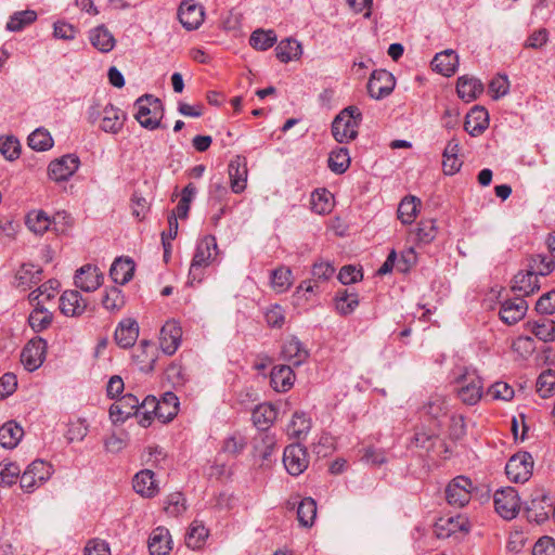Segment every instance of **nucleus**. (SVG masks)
<instances>
[{"label": "nucleus", "instance_id": "26", "mask_svg": "<svg viewBox=\"0 0 555 555\" xmlns=\"http://www.w3.org/2000/svg\"><path fill=\"white\" fill-rule=\"evenodd\" d=\"M295 380V374L289 365H276L270 374L272 388L279 392H285L292 388Z\"/></svg>", "mask_w": 555, "mask_h": 555}, {"label": "nucleus", "instance_id": "50", "mask_svg": "<svg viewBox=\"0 0 555 555\" xmlns=\"http://www.w3.org/2000/svg\"><path fill=\"white\" fill-rule=\"evenodd\" d=\"M60 286V283L56 280H49L44 284L40 285L37 289L33 291L28 298L30 302H42L44 305L46 301L54 298L55 293Z\"/></svg>", "mask_w": 555, "mask_h": 555}, {"label": "nucleus", "instance_id": "12", "mask_svg": "<svg viewBox=\"0 0 555 555\" xmlns=\"http://www.w3.org/2000/svg\"><path fill=\"white\" fill-rule=\"evenodd\" d=\"M205 12L203 7L193 0L183 1L178 10V18L186 30L197 29L204 22Z\"/></svg>", "mask_w": 555, "mask_h": 555}, {"label": "nucleus", "instance_id": "7", "mask_svg": "<svg viewBox=\"0 0 555 555\" xmlns=\"http://www.w3.org/2000/svg\"><path fill=\"white\" fill-rule=\"evenodd\" d=\"M473 482L465 476L453 478L446 488V500L453 507H464L470 501Z\"/></svg>", "mask_w": 555, "mask_h": 555}, {"label": "nucleus", "instance_id": "56", "mask_svg": "<svg viewBox=\"0 0 555 555\" xmlns=\"http://www.w3.org/2000/svg\"><path fill=\"white\" fill-rule=\"evenodd\" d=\"M514 389L512 386H509L505 382H495L492 384L487 392L486 396L490 397L493 400H504L509 401L514 398Z\"/></svg>", "mask_w": 555, "mask_h": 555}, {"label": "nucleus", "instance_id": "31", "mask_svg": "<svg viewBox=\"0 0 555 555\" xmlns=\"http://www.w3.org/2000/svg\"><path fill=\"white\" fill-rule=\"evenodd\" d=\"M456 91L459 96L465 102H472L477 99V96L482 93L483 85L482 82L474 77L462 76L459 77L456 83Z\"/></svg>", "mask_w": 555, "mask_h": 555}, {"label": "nucleus", "instance_id": "64", "mask_svg": "<svg viewBox=\"0 0 555 555\" xmlns=\"http://www.w3.org/2000/svg\"><path fill=\"white\" fill-rule=\"evenodd\" d=\"M533 555H555V540L551 537L540 538L532 550Z\"/></svg>", "mask_w": 555, "mask_h": 555}, {"label": "nucleus", "instance_id": "48", "mask_svg": "<svg viewBox=\"0 0 555 555\" xmlns=\"http://www.w3.org/2000/svg\"><path fill=\"white\" fill-rule=\"evenodd\" d=\"M28 146L39 152L48 151L53 146V139L48 130L38 128L29 134Z\"/></svg>", "mask_w": 555, "mask_h": 555}, {"label": "nucleus", "instance_id": "51", "mask_svg": "<svg viewBox=\"0 0 555 555\" xmlns=\"http://www.w3.org/2000/svg\"><path fill=\"white\" fill-rule=\"evenodd\" d=\"M276 40L278 38L273 30L257 29L251 34L249 43L256 50L264 51L271 48Z\"/></svg>", "mask_w": 555, "mask_h": 555}, {"label": "nucleus", "instance_id": "63", "mask_svg": "<svg viewBox=\"0 0 555 555\" xmlns=\"http://www.w3.org/2000/svg\"><path fill=\"white\" fill-rule=\"evenodd\" d=\"M437 235V227L434 220L421 221L416 229V236L422 243H430Z\"/></svg>", "mask_w": 555, "mask_h": 555}, {"label": "nucleus", "instance_id": "23", "mask_svg": "<svg viewBox=\"0 0 555 555\" xmlns=\"http://www.w3.org/2000/svg\"><path fill=\"white\" fill-rule=\"evenodd\" d=\"M217 247L218 246L215 236H205L198 242L191 262L208 267L216 258Z\"/></svg>", "mask_w": 555, "mask_h": 555}, {"label": "nucleus", "instance_id": "10", "mask_svg": "<svg viewBox=\"0 0 555 555\" xmlns=\"http://www.w3.org/2000/svg\"><path fill=\"white\" fill-rule=\"evenodd\" d=\"M47 343L42 338L31 339L23 348L21 353V362L25 370L34 372L39 369L46 358Z\"/></svg>", "mask_w": 555, "mask_h": 555}, {"label": "nucleus", "instance_id": "30", "mask_svg": "<svg viewBox=\"0 0 555 555\" xmlns=\"http://www.w3.org/2000/svg\"><path fill=\"white\" fill-rule=\"evenodd\" d=\"M134 268L135 266L131 258L119 257L113 262L109 275L115 283L124 285L132 279Z\"/></svg>", "mask_w": 555, "mask_h": 555}, {"label": "nucleus", "instance_id": "43", "mask_svg": "<svg viewBox=\"0 0 555 555\" xmlns=\"http://www.w3.org/2000/svg\"><path fill=\"white\" fill-rule=\"evenodd\" d=\"M37 20V13L33 10H25L15 12L10 16L7 23V30L21 31L26 26L33 24Z\"/></svg>", "mask_w": 555, "mask_h": 555}, {"label": "nucleus", "instance_id": "14", "mask_svg": "<svg viewBox=\"0 0 555 555\" xmlns=\"http://www.w3.org/2000/svg\"><path fill=\"white\" fill-rule=\"evenodd\" d=\"M139 399L127 393L113 403L109 408V417L113 423H124L127 418L138 413Z\"/></svg>", "mask_w": 555, "mask_h": 555}, {"label": "nucleus", "instance_id": "2", "mask_svg": "<svg viewBox=\"0 0 555 555\" xmlns=\"http://www.w3.org/2000/svg\"><path fill=\"white\" fill-rule=\"evenodd\" d=\"M362 113L357 106L344 108L332 124V132L339 143L349 142L357 138Z\"/></svg>", "mask_w": 555, "mask_h": 555}, {"label": "nucleus", "instance_id": "55", "mask_svg": "<svg viewBox=\"0 0 555 555\" xmlns=\"http://www.w3.org/2000/svg\"><path fill=\"white\" fill-rule=\"evenodd\" d=\"M555 389V372L552 370L543 371L537 379V392L542 398L551 396Z\"/></svg>", "mask_w": 555, "mask_h": 555}, {"label": "nucleus", "instance_id": "27", "mask_svg": "<svg viewBox=\"0 0 555 555\" xmlns=\"http://www.w3.org/2000/svg\"><path fill=\"white\" fill-rule=\"evenodd\" d=\"M89 40L102 53L111 52L116 44L113 34L104 25L92 28L89 33Z\"/></svg>", "mask_w": 555, "mask_h": 555}, {"label": "nucleus", "instance_id": "40", "mask_svg": "<svg viewBox=\"0 0 555 555\" xmlns=\"http://www.w3.org/2000/svg\"><path fill=\"white\" fill-rule=\"evenodd\" d=\"M421 205L420 198L415 196L404 197L398 207V218L403 224H411L418 211Z\"/></svg>", "mask_w": 555, "mask_h": 555}, {"label": "nucleus", "instance_id": "36", "mask_svg": "<svg viewBox=\"0 0 555 555\" xmlns=\"http://www.w3.org/2000/svg\"><path fill=\"white\" fill-rule=\"evenodd\" d=\"M278 416L276 409L269 403L259 404L253 411V423L259 430L268 429Z\"/></svg>", "mask_w": 555, "mask_h": 555}, {"label": "nucleus", "instance_id": "28", "mask_svg": "<svg viewBox=\"0 0 555 555\" xmlns=\"http://www.w3.org/2000/svg\"><path fill=\"white\" fill-rule=\"evenodd\" d=\"M539 288V280L529 269L526 272L520 271L514 276L512 289L522 297L533 294Z\"/></svg>", "mask_w": 555, "mask_h": 555}, {"label": "nucleus", "instance_id": "39", "mask_svg": "<svg viewBox=\"0 0 555 555\" xmlns=\"http://www.w3.org/2000/svg\"><path fill=\"white\" fill-rule=\"evenodd\" d=\"M311 429V420L305 412H295L289 424L287 434L292 438L304 439Z\"/></svg>", "mask_w": 555, "mask_h": 555}, {"label": "nucleus", "instance_id": "22", "mask_svg": "<svg viewBox=\"0 0 555 555\" xmlns=\"http://www.w3.org/2000/svg\"><path fill=\"white\" fill-rule=\"evenodd\" d=\"M439 444V448L442 449V451L437 452L439 455L442 453L444 454L443 457L446 459L449 453V449L447 444L439 439V436L434 433H428L425 429H418L415 431L412 440L411 446L422 449L426 452L435 451L436 444Z\"/></svg>", "mask_w": 555, "mask_h": 555}, {"label": "nucleus", "instance_id": "58", "mask_svg": "<svg viewBox=\"0 0 555 555\" xmlns=\"http://www.w3.org/2000/svg\"><path fill=\"white\" fill-rule=\"evenodd\" d=\"M446 525L447 527L440 522H434L433 530L438 539L449 538L456 528L464 532L470 530V522H446Z\"/></svg>", "mask_w": 555, "mask_h": 555}, {"label": "nucleus", "instance_id": "15", "mask_svg": "<svg viewBox=\"0 0 555 555\" xmlns=\"http://www.w3.org/2000/svg\"><path fill=\"white\" fill-rule=\"evenodd\" d=\"M103 281V274L98 267L86 264L77 270L75 274V285L83 292L96 291Z\"/></svg>", "mask_w": 555, "mask_h": 555}, {"label": "nucleus", "instance_id": "52", "mask_svg": "<svg viewBox=\"0 0 555 555\" xmlns=\"http://www.w3.org/2000/svg\"><path fill=\"white\" fill-rule=\"evenodd\" d=\"M209 530L205 528L203 522L192 526L185 534V544L192 550L201 548L205 540L208 538Z\"/></svg>", "mask_w": 555, "mask_h": 555}, {"label": "nucleus", "instance_id": "9", "mask_svg": "<svg viewBox=\"0 0 555 555\" xmlns=\"http://www.w3.org/2000/svg\"><path fill=\"white\" fill-rule=\"evenodd\" d=\"M79 165L77 155L66 154L49 164L48 176L55 182L66 181L78 170Z\"/></svg>", "mask_w": 555, "mask_h": 555}, {"label": "nucleus", "instance_id": "33", "mask_svg": "<svg viewBox=\"0 0 555 555\" xmlns=\"http://www.w3.org/2000/svg\"><path fill=\"white\" fill-rule=\"evenodd\" d=\"M23 436L24 430L15 421L5 422L0 427V444L5 449H14Z\"/></svg>", "mask_w": 555, "mask_h": 555}, {"label": "nucleus", "instance_id": "16", "mask_svg": "<svg viewBox=\"0 0 555 555\" xmlns=\"http://www.w3.org/2000/svg\"><path fill=\"white\" fill-rule=\"evenodd\" d=\"M527 310V301L521 297H517L513 300H505L501 305L500 317L504 323L513 325L519 322L526 315Z\"/></svg>", "mask_w": 555, "mask_h": 555}, {"label": "nucleus", "instance_id": "34", "mask_svg": "<svg viewBox=\"0 0 555 555\" xmlns=\"http://www.w3.org/2000/svg\"><path fill=\"white\" fill-rule=\"evenodd\" d=\"M35 308L28 317L29 326L35 332H42L50 327L53 321V313L50 312L42 302H31Z\"/></svg>", "mask_w": 555, "mask_h": 555}, {"label": "nucleus", "instance_id": "25", "mask_svg": "<svg viewBox=\"0 0 555 555\" xmlns=\"http://www.w3.org/2000/svg\"><path fill=\"white\" fill-rule=\"evenodd\" d=\"M139 336V325L134 320H122L116 331L115 340L121 348H129L134 345Z\"/></svg>", "mask_w": 555, "mask_h": 555}, {"label": "nucleus", "instance_id": "38", "mask_svg": "<svg viewBox=\"0 0 555 555\" xmlns=\"http://www.w3.org/2000/svg\"><path fill=\"white\" fill-rule=\"evenodd\" d=\"M334 302L340 315H348L359 306V296L357 293H349L348 289H340L336 293Z\"/></svg>", "mask_w": 555, "mask_h": 555}, {"label": "nucleus", "instance_id": "20", "mask_svg": "<svg viewBox=\"0 0 555 555\" xmlns=\"http://www.w3.org/2000/svg\"><path fill=\"white\" fill-rule=\"evenodd\" d=\"M86 308L87 302L78 291H65L60 298V310L66 317H79Z\"/></svg>", "mask_w": 555, "mask_h": 555}, {"label": "nucleus", "instance_id": "45", "mask_svg": "<svg viewBox=\"0 0 555 555\" xmlns=\"http://www.w3.org/2000/svg\"><path fill=\"white\" fill-rule=\"evenodd\" d=\"M26 224L31 232L41 235L48 231L51 220L44 211L34 210L27 215Z\"/></svg>", "mask_w": 555, "mask_h": 555}, {"label": "nucleus", "instance_id": "62", "mask_svg": "<svg viewBox=\"0 0 555 555\" xmlns=\"http://www.w3.org/2000/svg\"><path fill=\"white\" fill-rule=\"evenodd\" d=\"M317 502L312 498H305L297 507V520H315Z\"/></svg>", "mask_w": 555, "mask_h": 555}, {"label": "nucleus", "instance_id": "53", "mask_svg": "<svg viewBox=\"0 0 555 555\" xmlns=\"http://www.w3.org/2000/svg\"><path fill=\"white\" fill-rule=\"evenodd\" d=\"M529 261V270L533 271L537 278L538 275L545 276L550 274L555 268L554 260L546 255H533Z\"/></svg>", "mask_w": 555, "mask_h": 555}, {"label": "nucleus", "instance_id": "60", "mask_svg": "<svg viewBox=\"0 0 555 555\" xmlns=\"http://www.w3.org/2000/svg\"><path fill=\"white\" fill-rule=\"evenodd\" d=\"M124 304V296L121 291L117 287H112L111 289L106 291L102 298V305L108 311L119 310Z\"/></svg>", "mask_w": 555, "mask_h": 555}, {"label": "nucleus", "instance_id": "32", "mask_svg": "<svg viewBox=\"0 0 555 555\" xmlns=\"http://www.w3.org/2000/svg\"><path fill=\"white\" fill-rule=\"evenodd\" d=\"M282 356L284 360L292 362L295 366H299L308 359L309 352L304 348L298 338L292 337L284 343Z\"/></svg>", "mask_w": 555, "mask_h": 555}, {"label": "nucleus", "instance_id": "61", "mask_svg": "<svg viewBox=\"0 0 555 555\" xmlns=\"http://www.w3.org/2000/svg\"><path fill=\"white\" fill-rule=\"evenodd\" d=\"M128 440L129 436L127 433L120 435L113 433L104 440L105 450L109 453L117 454L127 447Z\"/></svg>", "mask_w": 555, "mask_h": 555}, {"label": "nucleus", "instance_id": "3", "mask_svg": "<svg viewBox=\"0 0 555 555\" xmlns=\"http://www.w3.org/2000/svg\"><path fill=\"white\" fill-rule=\"evenodd\" d=\"M52 472V466L49 463L42 460H35L21 475V488L25 492L31 493L51 477Z\"/></svg>", "mask_w": 555, "mask_h": 555}, {"label": "nucleus", "instance_id": "49", "mask_svg": "<svg viewBox=\"0 0 555 555\" xmlns=\"http://www.w3.org/2000/svg\"><path fill=\"white\" fill-rule=\"evenodd\" d=\"M158 405H163L160 414H159V420L163 423H167V422L171 421L178 413V410H179L178 397L173 392H166L163 396V399L160 401H158Z\"/></svg>", "mask_w": 555, "mask_h": 555}, {"label": "nucleus", "instance_id": "57", "mask_svg": "<svg viewBox=\"0 0 555 555\" xmlns=\"http://www.w3.org/2000/svg\"><path fill=\"white\" fill-rule=\"evenodd\" d=\"M21 474V468L16 463H0V485L11 487L14 485Z\"/></svg>", "mask_w": 555, "mask_h": 555}, {"label": "nucleus", "instance_id": "35", "mask_svg": "<svg viewBox=\"0 0 555 555\" xmlns=\"http://www.w3.org/2000/svg\"><path fill=\"white\" fill-rule=\"evenodd\" d=\"M42 270L36 264L24 263L16 271L15 282L17 287L26 289L33 284H37L41 281Z\"/></svg>", "mask_w": 555, "mask_h": 555}, {"label": "nucleus", "instance_id": "41", "mask_svg": "<svg viewBox=\"0 0 555 555\" xmlns=\"http://www.w3.org/2000/svg\"><path fill=\"white\" fill-rule=\"evenodd\" d=\"M530 332L542 341H553L555 339V321L542 319L528 323Z\"/></svg>", "mask_w": 555, "mask_h": 555}, {"label": "nucleus", "instance_id": "37", "mask_svg": "<svg viewBox=\"0 0 555 555\" xmlns=\"http://www.w3.org/2000/svg\"><path fill=\"white\" fill-rule=\"evenodd\" d=\"M275 53L281 62L287 63L293 60H298L302 54V48L297 40L287 38L279 42L275 48Z\"/></svg>", "mask_w": 555, "mask_h": 555}, {"label": "nucleus", "instance_id": "8", "mask_svg": "<svg viewBox=\"0 0 555 555\" xmlns=\"http://www.w3.org/2000/svg\"><path fill=\"white\" fill-rule=\"evenodd\" d=\"M283 464L287 473L292 476H299L309 466V456L304 446L293 443L284 449Z\"/></svg>", "mask_w": 555, "mask_h": 555}, {"label": "nucleus", "instance_id": "42", "mask_svg": "<svg viewBox=\"0 0 555 555\" xmlns=\"http://www.w3.org/2000/svg\"><path fill=\"white\" fill-rule=\"evenodd\" d=\"M311 209L319 215H326L333 208V195L330 191L322 189L311 194Z\"/></svg>", "mask_w": 555, "mask_h": 555}, {"label": "nucleus", "instance_id": "47", "mask_svg": "<svg viewBox=\"0 0 555 555\" xmlns=\"http://www.w3.org/2000/svg\"><path fill=\"white\" fill-rule=\"evenodd\" d=\"M293 284V273L289 268L280 267L271 273V285L278 293L286 292Z\"/></svg>", "mask_w": 555, "mask_h": 555}, {"label": "nucleus", "instance_id": "19", "mask_svg": "<svg viewBox=\"0 0 555 555\" xmlns=\"http://www.w3.org/2000/svg\"><path fill=\"white\" fill-rule=\"evenodd\" d=\"M489 126V114L485 107H473L465 117L464 129L472 137L480 135Z\"/></svg>", "mask_w": 555, "mask_h": 555}, {"label": "nucleus", "instance_id": "11", "mask_svg": "<svg viewBox=\"0 0 555 555\" xmlns=\"http://www.w3.org/2000/svg\"><path fill=\"white\" fill-rule=\"evenodd\" d=\"M396 85L395 77L385 69L374 70L367 82V92L371 98L380 100L388 96Z\"/></svg>", "mask_w": 555, "mask_h": 555}, {"label": "nucleus", "instance_id": "59", "mask_svg": "<svg viewBox=\"0 0 555 555\" xmlns=\"http://www.w3.org/2000/svg\"><path fill=\"white\" fill-rule=\"evenodd\" d=\"M0 153L8 160L18 158L21 154V144L18 140L12 135L0 139Z\"/></svg>", "mask_w": 555, "mask_h": 555}, {"label": "nucleus", "instance_id": "24", "mask_svg": "<svg viewBox=\"0 0 555 555\" xmlns=\"http://www.w3.org/2000/svg\"><path fill=\"white\" fill-rule=\"evenodd\" d=\"M229 177L231 181V189L234 193L238 194L246 188L247 181V166L245 158L237 156L229 164Z\"/></svg>", "mask_w": 555, "mask_h": 555}, {"label": "nucleus", "instance_id": "21", "mask_svg": "<svg viewBox=\"0 0 555 555\" xmlns=\"http://www.w3.org/2000/svg\"><path fill=\"white\" fill-rule=\"evenodd\" d=\"M126 119L127 115L124 111L112 104H107L103 107V117L100 128L107 133L116 134L122 129Z\"/></svg>", "mask_w": 555, "mask_h": 555}, {"label": "nucleus", "instance_id": "18", "mask_svg": "<svg viewBox=\"0 0 555 555\" xmlns=\"http://www.w3.org/2000/svg\"><path fill=\"white\" fill-rule=\"evenodd\" d=\"M150 555H168L172 550L169 530L165 527L155 528L147 541Z\"/></svg>", "mask_w": 555, "mask_h": 555}, {"label": "nucleus", "instance_id": "46", "mask_svg": "<svg viewBox=\"0 0 555 555\" xmlns=\"http://www.w3.org/2000/svg\"><path fill=\"white\" fill-rule=\"evenodd\" d=\"M185 509V499L180 492L171 493L164 502V511L169 518L182 517Z\"/></svg>", "mask_w": 555, "mask_h": 555}, {"label": "nucleus", "instance_id": "44", "mask_svg": "<svg viewBox=\"0 0 555 555\" xmlns=\"http://www.w3.org/2000/svg\"><path fill=\"white\" fill-rule=\"evenodd\" d=\"M350 166L349 151L346 147H339L331 152L328 156L330 169L338 175L344 173Z\"/></svg>", "mask_w": 555, "mask_h": 555}, {"label": "nucleus", "instance_id": "5", "mask_svg": "<svg viewBox=\"0 0 555 555\" xmlns=\"http://www.w3.org/2000/svg\"><path fill=\"white\" fill-rule=\"evenodd\" d=\"M493 502L496 513L504 520H513L517 516L520 508V500L518 493L512 487L495 491Z\"/></svg>", "mask_w": 555, "mask_h": 555}, {"label": "nucleus", "instance_id": "1", "mask_svg": "<svg viewBox=\"0 0 555 555\" xmlns=\"http://www.w3.org/2000/svg\"><path fill=\"white\" fill-rule=\"evenodd\" d=\"M134 106V118L143 128L155 130L164 127L160 122L164 117V105L158 98L151 94L142 95L135 101Z\"/></svg>", "mask_w": 555, "mask_h": 555}, {"label": "nucleus", "instance_id": "4", "mask_svg": "<svg viewBox=\"0 0 555 555\" xmlns=\"http://www.w3.org/2000/svg\"><path fill=\"white\" fill-rule=\"evenodd\" d=\"M457 396L468 405L476 404L482 397L483 383L475 372H465L457 379Z\"/></svg>", "mask_w": 555, "mask_h": 555}, {"label": "nucleus", "instance_id": "54", "mask_svg": "<svg viewBox=\"0 0 555 555\" xmlns=\"http://www.w3.org/2000/svg\"><path fill=\"white\" fill-rule=\"evenodd\" d=\"M424 411L434 420H439L441 416L447 415L448 405L444 397L440 395L431 396L424 405Z\"/></svg>", "mask_w": 555, "mask_h": 555}, {"label": "nucleus", "instance_id": "13", "mask_svg": "<svg viewBox=\"0 0 555 555\" xmlns=\"http://www.w3.org/2000/svg\"><path fill=\"white\" fill-rule=\"evenodd\" d=\"M182 328L180 324L170 320L167 321L160 330L159 345L164 353L171 356L173 354L181 343Z\"/></svg>", "mask_w": 555, "mask_h": 555}, {"label": "nucleus", "instance_id": "17", "mask_svg": "<svg viewBox=\"0 0 555 555\" xmlns=\"http://www.w3.org/2000/svg\"><path fill=\"white\" fill-rule=\"evenodd\" d=\"M133 490L142 498H153L158 493V483L151 469L137 473L132 479Z\"/></svg>", "mask_w": 555, "mask_h": 555}, {"label": "nucleus", "instance_id": "6", "mask_svg": "<svg viewBox=\"0 0 555 555\" xmlns=\"http://www.w3.org/2000/svg\"><path fill=\"white\" fill-rule=\"evenodd\" d=\"M533 459L528 452L514 454L506 463L505 473L513 482H526L532 475Z\"/></svg>", "mask_w": 555, "mask_h": 555}, {"label": "nucleus", "instance_id": "29", "mask_svg": "<svg viewBox=\"0 0 555 555\" xmlns=\"http://www.w3.org/2000/svg\"><path fill=\"white\" fill-rule=\"evenodd\" d=\"M434 69L443 75L451 76L455 73L459 65V56L453 50H446L437 53L431 62Z\"/></svg>", "mask_w": 555, "mask_h": 555}]
</instances>
